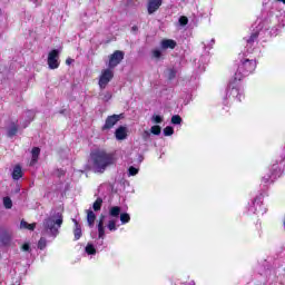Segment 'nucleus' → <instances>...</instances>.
Listing matches in <instances>:
<instances>
[{
    "instance_id": "nucleus-29",
    "label": "nucleus",
    "mask_w": 285,
    "mask_h": 285,
    "mask_svg": "<svg viewBox=\"0 0 285 285\" xmlns=\"http://www.w3.org/2000/svg\"><path fill=\"white\" fill-rule=\"evenodd\" d=\"M181 121H183V119H181V116H179V115H174L171 117V124L174 126H179L181 124Z\"/></svg>"
},
{
    "instance_id": "nucleus-17",
    "label": "nucleus",
    "mask_w": 285,
    "mask_h": 285,
    "mask_svg": "<svg viewBox=\"0 0 285 285\" xmlns=\"http://www.w3.org/2000/svg\"><path fill=\"white\" fill-rule=\"evenodd\" d=\"M39 155H41V149L39 147H33L31 150L30 166H35V164L39 161Z\"/></svg>"
},
{
    "instance_id": "nucleus-25",
    "label": "nucleus",
    "mask_w": 285,
    "mask_h": 285,
    "mask_svg": "<svg viewBox=\"0 0 285 285\" xmlns=\"http://www.w3.org/2000/svg\"><path fill=\"white\" fill-rule=\"evenodd\" d=\"M118 219H120L122 225L129 224L130 223V214H128V213H120V216H119Z\"/></svg>"
},
{
    "instance_id": "nucleus-21",
    "label": "nucleus",
    "mask_w": 285,
    "mask_h": 285,
    "mask_svg": "<svg viewBox=\"0 0 285 285\" xmlns=\"http://www.w3.org/2000/svg\"><path fill=\"white\" fill-rule=\"evenodd\" d=\"M26 122L23 125V128H28V125L30 124V121H32V119H35V112L32 110H27L23 115Z\"/></svg>"
},
{
    "instance_id": "nucleus-37",
    "label": "nucleus",
    "mask_w": 285,
    "mask_h": 285,
    "mask_svg": "<svg viewBox=\"0 0 285 285\" xmlns=\"http://www.w3.org/2000/svg\"><path fill=\"white\" fill-rule=\"evenodd\" d=\"M142 139H145V141H148V139H150V131L148 130L144 131Z\"/></svg>"
},
{
    "instance_id": "nucleus-42",
    "label": "nucleus",
    "mask_w": 285,
    "mask_h": 285,
    "mask_svg": "<svg viewBox=\"0 0 285 285\" xmlns=\"http://www.w3.org/2000/svg\"><path fill=\"white\" fill-rule=\"evenodd\" d=\"M277 1H279L281 3H284V4H285V0H277Z\"/></svg>"
},
{
    "instance_id": "nucleus-10",
    "label": "nucleus",
    "mask_w": 285,
    "mask_h": 285,
    "mask_svg": "<svg viewBox=\"0 0 285 285\" xmlns=\"http://www.w3.org/2000/svg\"><path fill=\"white\" fill-rule=\"evenodd\" d=\"M112 77H115L112 72H102L99 78V88L104 90L112 81Z\"/></svg>"
},
{
    "instance_id": "nucleus-36",
    "label": "nucleus",
    "mask_w": 285,
    "mask_h": 285,
    "mask_svg": "<svg viewBox=\"0 0 285 285\" xmlns=\"http://www.w3.org/2000/svg\"><path fill=\"white\" fill-rule=\"evenodd\" d=\"M257 37H259V35L257 32L253 33L250 36V38L247 40L248 43H253V41H255V39H257Z\"/></svg>"
},
{
    "instance_id": "nucleus-4",
    "label": "nucleus",
    "mask_w": 285,
    "mask_h": 285,
    "mask_svg": "<svg viewBox=\"0 0 285 285\" xmlns=\"http://www.w3.org/2000/svg\"><path fill=\"white\" fill-rule=\"evenodd\" d=\"M121 215V207L119 206H111L109 207V220L107 224L108 230L110 233H115L117 228H119V225H117V222H119V217Z\"/></svg>"
},
{
    "instance_id": "nucleus-14",
    "label": "nucleus",
    "mask_w": 285,
    "mask_h": 285,
    "mask_svg": "<svg viewBox=\"0 0 285 285\" xmlns=\"http://www.w3.org/2000/svg\"><path fill=\"white\" fill-rule=\"evenodd\" d=\"M10 242H12V236L8 233V230H0V243L2 246H10Z\"/></svg>"
},
{
    "instance_id": "nucleus-2",
    "label": "nucleus",
    "mask_w": 285,
    "mask_h": 285,
    "mask_svg": "<svg viewBox=\"0 0 285 285\" xmlns=\"http://www.w3.org/2000/svg\"><path fill=\"white\" fill-rule=\"evenodd\" d=\"M116 161L115 154L104 149H96L90 153L89 166L94 173L104 174L109 166H115Z\"/></svg>"
},
{
    "instance_id": "nucleus-31",
    "label": "nucleus",
    "mask_w": 285,
    "mask_h": 285,
    "mask_svg": "<svg viewBox=\"0 0 285 285\" xmlns=\"http://www.w3.org/2000/svg\"><path fill=\"white\" fill-rule=\"evenodd\" d=\"M151 135H161V127L159 125H155L150 128Z\"/></svg>"
},
{
    "instance_id": "nucleus-18",
    "label": "nucleus",
    "mask_w": 285,
    "mask_h": 285,
    "mask_svg": "<svg viewBox=\"0 0 285 285\" xmlns=\"http://www.w3.org/2000/svg\"><path fill=\"white\" fill-rule=\"evenodd\" d=\"M95 219H97V215H95V212H92L91 209L87 210V224L89 226V228H92V226H95Z\"/></svg>"
},
{
    "instance_id": "nucleus-3",
    "label": "nucleus",
    "mask_w": 285,
    "mask_h": 285,
    "mask_svg": "<svg viewBox=\"0 0 285 285\" xmlns=\"http://www.w3.org/2000/svg\"><path fill=\"white\" fill-rule=\"evenodd\" d=\"M244 73H234L226 90V99H233L234 101H242L244 99V87H242Z\"/></svg>"
},
{
    "instance_id": "nucleus-8",
    "label": "nucleus",
    "mask_w": 285,
    "mask_h": 285,
    "mask_svg": "<svg viewBox=\"0 0 285 285\" xmlns=\"http://www.w3.org/2000/svg\"><path fill=\"white\" fill-rule=\"evenodd\" d=\"M48 66L50 70H56V68H59V51L57 49H53L48 55Z\"/></svg>"
},
{
    "instance_id": "nucleus-32",
    "label": "nucleus",
    "mask_w": 285,
    "mask_h": 285,
    "mask_svg": "<svg viewBox=\"0 0 285 285\" xmlns=\"http://www.w3.org/2000/svg\"><path fill=\"white\" fill-rule=\"evenodd\" d=\"M128 173H129V177H135V175L139 173V168L130 166L128 169Z\"/></svg>"
},
{
    "instance_id": "nucleus-11",
    "label": "nucleus",
    "mask_w": 285,
    "mask_h": 285,
    "mask_svg": "<svg viewBox=\"0 0 285 285\" xmlns=\"http://www.w3.org/2000/svg\"><path fill=\"white\" fill-rule=\"evenodd\" d=\"M106 216H101L100 220L98 223V239H100L99 243H97V246H104V239L106 237V228L104 227V219Z\"/></svg>"
},
{
    "instance_id": "nucleus-23",
    "label": "nucleus",
    "mask_w": 285,
    "mask_h": 285,
    "mask_svg": "<svg viewBox=\"0 0 285 285\" xmlns=\"http://www.w3.org/2000/svg\"><path fill=\"white\" fill-rule=\"evenodd\" d=\"M20 228H24L27 230H35V228H37V224H29L28 222L26 220H21L20 222Z\"/></svg>"
},
{
    "instance_id": "nucleus-12",
    "label": "nucleus",
    "mask_w": 285,
    "mask_h": 285,
    "mask_svg": "<svg viewBox=\"0 0 285 285\" xmlns=\"http://www.w3.org/2000/svg\"><path fill=\"white\" fill-rule=\"evenodd\" d=\"M242 68L246 72H254L255 68H257V62L255 60L245 59L242 62Z\"/></svg>"
},
{
    "instance_id": "nucleus-27",
    "label": "nucleus",
    "mask_w": 285,
    "mask_h": 285,
    "mask_svg": "<svg viewBox=\"0 0 285 285\" xmlns=\"http://www.w3.org/2000/svg\"><path fill=\"white\" fill-rule=\"evenodd\" d=\"M3 206L10 210V208H12V199L8 196L3 197Z\"/></svg>"
},
{
    "instance_id": "nucleus-1",
    "label": "nucleus",
    "mask_w": 285,
    "mask_h": 285,
    "mask_svg": "<svg viewBox=\"0 0 285 285\" xmlns=\"http://www.w3.org/2000/svg\"><path fill=\"white\" fill-rule=\"evenodd\" d=\"M61 226H63V214L61 212L51 210L50 215L42 222V237L38 242V248L40 250H43L47 246L46 237H52V239L58 237Z\"/></svg>"
},
{
    "instance_id": "nucleus-34",
    "label": "nucleus",
    "mask_w": 285,
    "mask_h": 285,
    "mask_svg": "<svg viewBox=\"0 0 285 285\" xmlns=\"http://www.w3.org/2000/svg\"><path fill=\"white\" fill-rule=\"evenodd\" d=\"M153 57L155 59H160L161 58V50L159 49H154L153 52H151Z\"/></svg>"
},
{
    "instance_id": "nucleus-9",
    "label": "nucleus",
    "mask_w": 285,
    "mask_h": 285,
    "mask_svg": "<svg viewBox=\"0 0 285 285\" xmlns=\"http://www.w3.org/2000/svg\"><path fill=\"white\" fill-rule=\"evenodd\" d=\"M121 119V115H112L107 117L105 125L102 126V130H110L114 126L118 124Z\"/></svg>"
},
{
    "instance_id": "nucleus-39",
    "label": "nucleus",
    "mask_w": 285,
    "mask_h": 285,
    "mask_svg": "<svg viewBox=\"0 0 285 285\" xmlns=\"http://www.w3.org/2000/svg\"><path fill=\"white\" fill-rule=\"evenodd\" d=\"M66 63H67V66H70V65H72V63H75V59L68 58V59L66 60Z\"/></svg>"
},
{
    "instance_id": "nucleus-33",
    "label": "nucleus",
    "mask_w": 285,
    "mask_h": 285,
    "mask_svg": "<svg viewBox=\"0 0 285 285\" xmlns=\"http://www.w3.org/2000/svg\"><path fill=\"white\" fill-rule=\"evenodd\" d=\"M21 250H22V253H32V248L30 247V243H24L21 246Z\"/></svg>"
},
{
    "instance_id": "nucleus-41",
    "label": "nucleus",
    "mask_w": 285,
    "mask_h": 285,
    "mask_svg": "<svg viewBox=\"0 0 285 285\" xmlns=\"http://www.w3.org/2000/svg\"><path fill=\"white\" fill-rule=\"evenodd\" d=\"M187 285H195V281H190Z\"/></svg>"
},
{
    "instance_id": "nucleus-7",
    "label": "nucleus",
    "mask_w": 285,
    "mask_h": 285,
    "mask_svg": "<svg viewBox=\"0 0 285 285\" xmlns=\"http://www.w3.org/2000/svg\"><path fill=\"white\" fill-rule=\"evenodd\" d=\"M124 51H115L110 57H109V68H117L121 61H124Z\"/></svg>"
},
{
    "instance_id": "nucleus-38",
    "label": "nucleus",
    "mask_w": 285,
    "mask_h": 285,
    "mask_svg": "<svg viewBox=\"0 0 285 285\" xmlns=\"http://www.w3.org/2000/svg\"><path fill=\"white\" fill-rule=\"evenodd\" d=\"M102 99H104V101H110V99H112V95L110 92H107V94H105Z\"/></svg>"
},
{
    "instance_id": "nucleus-15",
    "label": "nucleus",
    "mask_w": 285,
    "mask_h": 285,
    "mask_svg": "<svg viewBox=\"0 0 285 285\" xmlns=\"http://www.w3.org/2000/svg\"><path fill=\"white\" fill-rule=\"evenodd\" d=\"M160 47L163 50H168V48L170 50H175V48L177 47V42L173 39H164L160 42Z\"/></svg>"
},
{
    "instance_id": "nucleus-5",
    "label": "nucleus",
    "mask_w": 285,
    "mask_h": 285,
    "mask_svg": "<svg viewBox=\"0 0 285 285\" xmlns=\"http://www.w3.org/2000/svg\"><path fill=\"white\" fill-rule=\"evenodd\" d=\"M277 177H282V168H279V165L274 164L272 166V173L263 177L262 184H265V186H268V184H273V181H275Z\"/></svg>"
},
{
    "instance_id": "nucleus-30",
    "label": "nucleus",
    "mask_w": 285,
    "mask_h": 285,
    "mask_svg": "<svg viewBox=\"0 0 285 285\" xmlns=\"http://www.w3.org/2000/svg\"><path fill=\"white\" fill-rule=\"evenodd\" d=\"M153 124H163L164 122V117L160 115H154L151 117Z\"/></svg>"
},
{
    "instance_id": "nucleus-16",
    "label": "nucleus",
    "mask_w": 285,
    "mask_h": 285,
    "mask_svg": "<svg viewBox=\"0 0 285 285\" xmlns=\"http://www.w3.org/2000/svg\"><path fill=\"white\" fill-rule=\"evenodd\" d=\"M160 6H161V0H151L148 3V13L153 14L154 12H157Z\"/></svg>"
},
{
    "instance_id": "nucleus-20",
    "label": "nucleus",
    "mask_w": 285,
    "mask_h": 285,
    "mask_svg": "<svg viewBox=\"0 0 285 285\" xmlns=\"http://www.w3.org/2000/svg\"><path fill=\"white\" fill-rule=\"evenodd\" d=\"M73 224H75V230H73V235H75V239L76 242L81 239V225H79V222H77V219H72Z\"/></svg>"
},
{
    "instance_id": "nucleus-19",
    "label": "nucleus",
    "mask_w": 285,
    "mask_h": 285,
    "mask_svg": "<svg viewBox=\"0 0 285 285\" xmlns=\"http://www.w3.org/2000/svg\"><path fill=\"white\" fill-rule=\"evenodd\" d=\"M21 177H23V170L21 169V167L19 165H17L12 171V179H14L16 181H19V179H21Z\"/></svg>"
},
{
    "instance_id": "nucleus-22",
    "label": "nucleus",
    "mask_w": 285,
    "mask_h": 285,
    "mask_svg": "<svg viewBox=\"0 0 285 285\" xmlns=\"http://www.w3.org/2000/svg\"><path fill=\"white\" fill-rule=\"evenodd\" d=\"M17 132H19V127L17 126V124L12 122L8 128L7 135L8 137H14Z\"/></svg>"
},
{
    "instance_id": "nucleus-35",
    "label": "nucleus",
    "mask_w": 285,
    "mask_h": 285,
    "mask_svg": "<svg viewBox=\"0 0 285 285\" xmlns=\"http://www.w3.org/2000/svg\"><path fill=\"white\" fill-rule=\"evenodd\" d=\"M179 24L180 26H188V18L186 16H181L179 18Z\"/></svg>"
},
{
    "instance_id": "nucleus-24",
    "label": "nucleus",
    "mask_w": 285,
    "mask_h": 285,
    "mask_svg": "<svg viewBox=\"0 0 285 285\" xmlns=\"http://www.w3.org/2000/svg\"><path fill=\"white\" fill-rule=\"evenodd\" d=\"M85 253H87V255H97V248H95V245H92V243H88L85 247Z\"/></svg>"
},
{
    "instance_id": "nucleus-43",
    "label": "nucleus",
    "mask_w": 285,
    "mask_h": 285,
    "mask_svg": "<svg viewBox=\"0 0 285 285\" xmlns=\"http://www.w3.org/2000/svg\"><path fill=\"white\" fill-rule=\"evenodd\" d=\"M210 43H212V46H213V43H215V39H212Z\"/></svg>"
},
{
    "instance_id": "nucleus-6",
    "label": "nucleus",
    "mask_w": 285,
    "mask_h": 285,
    "mask_svg": "<svg viewBox=\"0 0 285 285\" xmlns=\"http://www.w3.org/2000/svg\"><path fill=\"white\" fill-rule=\"evenodd\" d=\"M248 213L252 215H265L266 208L264 207V204H262V196H257L253 200L252 206L248 208Z\"/></svg>"
},
{
    "instance_id": "nucleus-40",
    "label": "nucleus",
    "mask_w": 285,
    "mask_h": 285,
    "mask_svg": "<svg viewBox=\"0 0 285 285\" xmlns=\"http://www.w3.org/2000/svg\"><path fill=\"white\" fill-rule=\"evenodd\" d=\"M138 161L141 164V161H144V156H138Z\"/></svg>"
},
{
    "instance_id": "nucleus-28",
    "label": "nucleus",
    "mask_w": 285,
    "mask_h": 285,
    "mask_svg": "<svg viewBox=\"0 0 285 285\" xmlns=\"http://www.w3.org/2000/svg\"><path fill=\"white\" fill-rule=\"evenodd\" d=\"M104 204V199L97 198L92 205L94 210H101V205Z\"/></svg>"
},
{
    "instance_id": "nucleus-13",
    "label": "nucleus",
    "mask_w": 285,
    "mask_h": 285,
    "mask_svg": "<svg viewBox=\"0 0 285 285\" xmlns=\"http://www.w3.org/2000/svg\"><path fill=\"white\" fill-rule=\"evenodd\" d=\"M115 137L117 141H124L128 137V129L124 126L118 127L115 131Z\"/></svg>"
},
{
    "instance_id": "nucleus-26",
    "label": "nucleus",
    "mask_w": 285,
    "mask_h": 285,
    "mask_svg": "<svg viewBox=\"0 0 285 285\" xmlns=\"http://www.w3.org/2000/svg\"><path fill=\"white\" fill-rule=\"evenodd\" d=\"M165 137H170L173 135H175V129L171 126H167L164 128L163 130Z\"/></svg>"
}]
</instances>
